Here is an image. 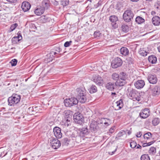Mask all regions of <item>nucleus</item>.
<instances>
[{"label": "nucleus", "instance_id": "obj_46", "mask_svg": "<svg viewBox=\"0 0 160 160\" xmlns=\"http://www.w3.org/2000/svg\"><path fill=\"white\" fill-rule=\"evenodd\" d=\"M154 142V141L150 142L148 143H144L142 145L143 147H145L148 146H149L153 144Z\"/></svg>", "mask_w": 160, "mask_h": 160}, {"label": "nucleus", "instance_id": "obj_29", "mask_svg": "<svg viewBox=\"0 0 160 160\" xmlns=\"http://www.w3.org/2000/svg\"><path fill=\"white\" fill-rule=\"evenodd\" d=\"M70 142V139L67 138H64L62 140V142L63 146H67L69 144Z\"/></svg>", "mask_w": 160, "mask_h": 160}, {"label": "nucleus", "instance_id": "obj_59", "mask_svg": "<svg viewBox=\"0 0 160 160\" xmlns=\"http://www.w3.org/2000/svg\"><path fill=\"white\" fill-rule=\"evenodd\" d=\"M117 148H118V146H117L116 147V148L115 149V150L114 151H113V152H109V154H111V155L113 154L114 153L116 152V151H117Z\"/></svg>", "mask_w": 160, "mask_h": 160}, {"label": "nucleus", "instance_id": "obj_28", "mask_svg": "<svg viewBox=\"0 0 160 160\" xmlns=\"http://www.w3.org/2000/svg\"><path fill=\"white\" fill-rule=\"evenodd\" d=\"M128 78V75L123 72H121L119 74V78L122 80L126 81Z\"/></svg>", "mask_w": 160, "mask_h": 160}, {"label": "nucleus", "instance_id": "obj_20", "mask_svg": "<svg viewBox=\"0 0 160 160\" xmlns=\"http://www.w3.org/2000/svg\"><path fill=\"white\" fill-rule=\"evenodd\" d=\"M138 91L134 89H132L129 92L128 96L133 99L136 95L139 94Z\"/></svg>", "mask_w": 160, "mask_h": 160}, {"label": "nucleus", "instance_id": "obj_63", "mask_svg": "<svg viewBox=\"0 0 160 160\" xmlns=\"http://www.w3.org/2000/svg\"><path fill=\"white\" fill-rule=\"evenodd\" d=\"M149 26H151V23L150 22L149 24H148L147 25L146 24L145 26V27L146 28Z\"/></svg>", "mask_w": 160, "mask_h": 160}, {"label": "nucleus", "instance_id": "obj_2", "mask_svg": "<svg viewBox=\"0 0 160 160\" xmlns=\"http://www.w3.org/2000/svg\"><path fill=\"white\" fill-rule=\"evenodd\" d=\"M77 97L79 102L82 103H84L86 100V98L84 95V91L83 89L78 88L76 89Z\"/></svg>", "mask_w": 160, "mask_h": 160}, {"label": "nucleus", "instance_id": "obj_51", "mask_svg": "<svg viewBox=\"0 0 160 160\" xmlns=\"http://www.w3.org/2000/svg\"><path fill=\"white\" fill-rule=\"evenodd\" d=\"M72 131H68L65 132V134L66 136H68L69 137H70L71 136V135L72 133Z\"/></svg>", "mask_w": 160, "mask_h": 160}, {"label": "nucleus", "instance_id": "obj_23", "mask_svg": "<svg viewBox=\"0 0 160 160\" xmlns=\"http://www.w3.org/2000/svg\"><path fill=\"white\" fill-rule=\"evenodd\" d=\"M130 147L133 149L136 148L137 149H141L142 148V147L138 144L137 145L136 142L134 141H131L130 142Z\"/></svg>", "mask_w": 160, "mask_h": 160}, {"label": "nucleus", "instance_id": "obj_4", "mask_svg": "<svg viewBox=\"0 0 160 160\" xmlns=\"http://www.w3.org/2000/svg\"><path fill=\"white\" fill-rule=\"evenodd\" d=\"M73 119L75 123L80 125H82L84 121L82 115L78 112L74 113L73 115Z\"/></svg>", "mask_w": 160, "mask_h": 160}, {"label": "nucleus", "instance_id": "obj_35", "mask_svg": "<svg viewBox=\"0 0 160 160\" xmlns=\"http://www.w3.org/2000/svg\"><path fill=\"white\" fill-rule=\"evenodd\" d=\"M78 135V132L76 131L73 130L71 135V136H70V138H72V139H74L77 137Z\"/></svg>", "mask_w": 160, "mask_h": 160}, {"label": "nucleus", "instance_id": "obj_42", "mask_svg": "<svg viewBox=\"0 0 160 160\" xmlns=\"http://www.w3.org/2000/svg\"><path fill=\"white\" fill-rule=\"evenodd\" d=\"M101 33L99 31H96L94 33L93 36L95 38H97L99 37Z\"/></svg>", "mask_w": 160, "mask_h": 160}, {"label": "nucleus", "instance_id": "obj_15", "mask_svg": "<svg viewBox=\"0 0 160 160\" xmlns=\"http://www.w3.org/2000/svg\"><path fill=\"white\" fill-rule=\"evenodd\" d=\"M53 132L55 136L57 138H61L62 136L61 132V129L58 127H55L53 128Z\"/></svg>", "mask_w": 160, "mask_h": 160}, {"label": "nucleus", "instance_id": "obj_38", "mask_svg": "<svg viewBox=\"0 0 160 160\" xmlns=\"http://www.w3.org/2000/svg\"><path fill=\"white\" fill-rule=\"evenodd\" d=\"M148 152L149 153L152 155L154 154L156 152V149L155 148L152 147H151L149 149Z\"/></svg>", "mask_w": 160, "mask_h": 160}, {"label": "nucleus", "instance_id": "obj_57", "mask_svg": "<svg viewBox=\"0 0 160 160\" xmlns=\"http://www.w3.org/2000/svg\"><path fill=\"white\" fill-rule=\"evenodd\" d=\"M0 19L1 20L2 19H5V16L4 15H0Z\"/></svg>", "mask_w": 160, "mask_h": 160}, {"label": "nucleus", "instance_id": "obj_7", "mask_svg": "<svg viewBox=\"0 0 160 160\" xmlns=\"http://www.w3.org/2000/svg\"><path fill=\"white\" fill-rule=\"evenodd\" d=\"M149 91L153 96H157L160 94V86L155 85L150 87Z\"/></svg>", "mask_w": 160, "mask_h": 160}, {"label": "nucleus", "instance_id": "obj_30", "mask_svg": "<svg viewBox=\"0 0 160 160\" xmlns=\"http://www.w3.org/2000/svg\"><path fill=\"white\" fill-rule=\"evenodd\" d=\"M135 21L138 24H140L144 22H145V20L142 17L138 16L136 18Z\"/></svg>", "mask_w": 160, "mask_h": 160}, {"label": "nucleus", "instance_id": "obj_33", "mask_svg": "<svg viewBox=\"0 0 160 160\" xmlns=\"http://www.w3.org/2000/svg\"><path fill=\"white\" fill-rule=\"evenodd\" d=\"M159 119L158 118H154L152 121V123L153 125L156 126L159 123Z\"/></svg>", "mask_w": 160, "mask_h": 160}, {"label": "nucleus", "instance_id": "obj_26", "mask_svg": "<svg viewBox=\"0 0 160 160\" xmlns=\"http://www.w3.org/2000/svg\"><path fill=\"white\" fill-rule=\"evenodd\" d=\"M149 62L152 64L156 63L157 61V57L153 55L149 56L148 58Z\"/></svg>", "mask_w": 160, "mask_h": 160}, {"label": "nucleus", "instance_id": "obj_3", "mask_svg": "<svg viewBox=\"0 0 160 160\" xmlns=\"http://www.w3.org/2000/svg\"><path fill=\"white\" fill-rule=\"evenodd\" d=\"M134 14L130 10H126L123 15V18L124 21L126 22H129L133 19Z\"/></svg>", "mask_w": 160, "mask_h": 160}, {"label": "nucleus", "instance_id": "obj_11", "mask_svg": "<svg viewBox=\"0 0 160 160\" xmlns=\"http://www.w3.org/2000/svg\"><path fill=\"white\" fill-rule=\"evenodd\" d=\"M148 80L149 82L151 84H156L158 82L157 76L155 74H149L148 77Z\"/></svg>", "mask_w": 160, "mask_h": 160}, {"label": "nucleus", "instance_id": "obj_25", "mask_svg": "<svg viewBox=\"0 0 160 160\" xmlns=\"http://www.w3.org/2000/svg\"><path fill=\"white\" fill-rule=\"evenodd\" d=\"M50 4V1L48 0H44L42 2V7H43L45 9H47Z\"/></svg>", "mask_w": 160, "mask_h": 160}, {"label": "nucleus", "instance_id": "obj_8", "mask_svg": "<svg viewBox=\"0 0 160 160\" xmlns=\"http://www.w3.org/2000/svg\"><path fill=\"white\" fill-rule=\"evenodd\" d=\"M122 63V59L119 58H115L112 62L111 66L113 68H116L120 67Z\"/></svg>", "mask_w": 160, "mask_h": 160}, {"label": "nucleus", "instance_id": "obj_64", "mask_svg": "<svg viewBox=\"0 0 160 160\" xmlns=\"http://www.w3.org/2000/svg\"><path fill=\"white\" fill-rule=\"evenodd\" d=\"M158 52H160V45L158 47Z\"/></svg>", "mask_w": 160, "mask_h": 160}, {"label": "nucleus", "instance_id": "obj_44", "mask_svg": "<svg viewBox=\"0 0 160 160\" xmlns=\"http://www.w3.org/2000/svg\"><path fill=\"white\" fill-rule=\"evenodd\" d=\"M10 63L12 66H15L17 63V60L15 59H13L10 62Z\"/></svg>", "mask_w": 160, "mask_h": 160}, {"label": "nucleus", "instance_id": "obj_27", "mask_svg": "<svg viewBox=\"0 0 160 160\" xmlns=\"http://www.w3.org/2000/svg\"><path fill=\"white\" fill-rule=\"evenodd\" d=\"M126 83V81L119 79L115 82V84L116 86H124Z\"/></svg>", "mask_w": 160, "mask_h": 160}, {"label": "nucleus", "instance_id": "obj_24", "mask_svg": "<svg viewBox=\"0 0 160 160\" xmlns=\"http://www.w3.org/2000/svg\"><path fill=\"white\" fill-rule=\"evenodd\" d=\"M120 53L123 56H126L128 54L129 50L126 47H122L120 49Z\"/></svg>", "mask_w": 160, "mask_h": 160}, {"label": "nucleus", "instance_id": "obj_14", "mask_svg": "<svg viewBox=\"0 0 160 160\" xmlns=\"http://www.w3.org/2000/svg\"><path fill=\"white\" fill-rule=\"evenodd\" d=\"M98 125L97 121H92V123H91V131L94 132H96L99 128V126H98Z\"/></svg>", "mask_w": 160, "mask_h": 160}, {"label": "nucleus", "instance_id": "obj_9", "mask_svg": "<svg viewBox=\"0 0 160 160\" xmlns=\"http://www.w3.org/2000/svg\"><path fill=\"white\" fill-rule=\"evenodd\" d=\"M92 79L93 81L99 86L103 84V81L102 78L98 74L93 75Z\"/></svg>", "mask_w": 160, "mask_h": 160}, {"label": "nucleus", "instance_id": "obj_17", "mask_svg": "<svg viewBox=\"0 0 160 160\" xmlns=\"http://www.w3.org/2000/svg\"><path fill=\"white\" fill-rule=\"evenodd\" d=\"M31 5L30 4L27 2H23L21 8L23 11L24 12H27L30 8Z\"/></svg>", "mask_w": 160, "mask_h": 160}, {"label": "nucleus", "instance_id": "obj_21", "mask_svg": "<svg viewBox=\"0 0 160 160\" xmlns=\"http://www.w3.org/2000/svg\"><path fill=\"white\" fill-rule=\"evenodd\" d=\"M152 23L155 26H158L160 24V18L157 16L154 17L152 19Z\"/></svg>", "mask_w": 160, "mask_h": 160}, {"label": "nucleus", "instance_id": "obj_40", "mask_svg": "<svg viewBox=\"0 0 160 160\" xmlns=\"http://www.w3.org/2000/svg\"><path fill=\"white\" fill-rule=\"evenodd\" d=\"M97 91V88L95 86L92 85L91 87V93L96 92Z\"/></svg>", "mask_w": 160, "mask_h": 160}, {"label": "nucleus", "instance_id": "obj_39", "mask_svg": "<svg viewBox=\"0 0 160 160\" xmlns=\"http://www.w3.org/2000/svg\"><path fill=\"white\" fill-rule=\"evenodd\" d=\"M139 54L141 56H144L147 55V52L143 49H140L138 52Z\"/></svg>", "mask_w": 160, "mask_h": 160}, {"label": "nucleus", "instance_id": "obj_19", "mask_svg": "<svg viewBox=\"0 0 160 160\" xmlns=\"http://www.w3.org/2000/svg\"><path fill=\"white\" fill-rule=\"evenodd\" d=\"M51 20V18L48 15H43L40 18V20L41 22L45 23L47 22H49Z\"/></svg>", "mask_w": 160, "mask_h": 160}, {"label": "nucleus", "instance_id": "obj_10", "mask_svg": "<svg viewBox=\"0 0 160 160\" xmlns=\"http://www.w3.org/2000/svg\"><path fill=\"white\" fill-rule=\"evenodd\" d=\"M109 19L111 22V25L114 29L118 27V25L116 22L118 20V18L114 15H112L109 17Z\"/></svg>", "mask_w": 160, "mask_h": 160}, {"label": "nucleus", "instance_id": "obj_61", "mask_svg": "<svg viewBox=\"0 0 160 160\" xmlns=\"http://www.w3.org/2000/svg\"><path fill=\"white\" fill-rule=\"evenodd\" d=\"M56 51L58 52H60L61 49L60 47H58L56 48Z\"/></svg>", "mask_w": 160, "mask_h": 160}, {"label": "nucleus", "instance_id": "obj_22", "mask_svg": "<svg viewBox=\"0 0 160 160\" xmlns=\"http://www.w3.org/2000/svg\"><path fill=\"white\" fill-rule=\"evenodd\" d=\"M116 86L115 83L109 82L106 84V88L109 90L113 91L115 89Z\"/></svg>", "mask_w": 160, "mask_h": 160}, {"label": "nucleus", "instance_id": "obj_41", "mask_svg": "<svg viewBox=\"0 0 160 160\" xmlns=\"http://www.w3.org/2000/svg\"><path fill=\"white\" fill-rule=\"evenodd\" d=\"M152 134L150 132H148L144 134V138L145 139H148L151 138Z\"/></svg>", "mask_w": 160, "mask_h": 160}, {"label": "nucleus", "instance_id": "obj_37", "mask_svg": "<svg viewBox=\"0 0 160 160\" xmlns=\"http://www.w3.org/2000/svg\"><path fill=\"white\" fill-rule=\"evenodd\" d=\"M141 160H150V158L148 154L142 155L141 157Z\"/></svg>", "mask_w": 160, "mask_h": 160}, {"label": "nucleus", "instance_id": "obj_48", "mask_svg": "<svg viewBox=\"0 0 160 160\" xmlns=\"http://www.w3.org/2000/svg\"><path fill=\"white\" fill-rule=\"evenodd\" d=\"M18 26V25L17 23H14L11 25L10 27V29L11 30V31H12L14 30Z\"/></svg>", "mask_w": 160, "mask_h": 160}, {"label": "nucleus", "instance_id": "obj_16", "mask_svg": "<svg viewBox=\"0 0 160 160\" xmlns=\"http://www.w3.org/2000/svg\"><path fill=\"white\" fill-rule=\"evenodd\" d=\"M144 81L142 80H138L134 83V86L135 87L138 89H140L142 88L145 85Z\"/></svg>", "mask_w": 160, "mask_h": 160}, {"label": "nucleus", "instance_id": "obj_31", "mask_svg": "<svg viewBox=\"0 0 160 160\" xmlns=\"http://www.w3.org/2000/svg\"><path fill=\"white\" fill-rule=\"evenodd\" d=\"M122 31L124 32H127L129 30V28L128 25L123 24L121 27Z\"/></svg>", "mask_w": 160, "mask_h": 160}, {"label": "nucleus", "instance_id": "obj_1", "mask_svg": "<svg viewBox=\"0 0 160 160\" xmlns=\"http://www.w3.org/2000/svg\"><path fill=\"white\" fill-rule=\"evenodd\" d=\"M20 99V95L13 94L11 97L8 98V105L14 106L19 102Z\"/></svg>", "mask_w": 160, "mask_h": 160}, {"label": "nucleus", "instance_id": "obj_52", "mask_svg": "<svg viewBox=\"0 0 160 160\" xmlns=\"http://www.w3.org/2000/svg\"><path fill=\"white\" fill-rule=\"evenodd\" d=\"M138 95H136V97L134 98L133 99H134V101H135L134 99H135L136 100H137L138 101H139L140 100V98L139 96H138Z\"/></svg>", "mask_w": 160, "mask_h": 160}, {"label": "nucleus", "instance_id": "obj_50", "mask_svg": "<svg viewBox=\"0 0 160 160\" xmlns=\"http://www.w3.org/2000/svg\"><path fill=\"white\" fill-rule=\"evenodd\" d=\"M20 41L18 38L16 37H14L12 38V41L13 43H17Z\"/></svg>", "mask_w": 160, "mask_h": 160}, {"label": "nucleus", "instance_id": "obj_45", "mask_svg": "<svg viewBox=\"0 0 160 160\" xmlns=\"http://www.w3.org/2000/svg\"><path fill=\"white\" fill-rule=\"evenodd\" d=\"M81 132L82 134H84L87 135L88 133V129L87 128H83L82 129V130L81 131Z\"/></svg>", "mask_w": 160, "mask_h": 160}, {"label": "nucleus", "instance_id": "obj_5", "mask_svg": "<svg viewBox=\"0 0 160 160\" xmlns=\"http://www.w3.org/2000/svg\"><path fill=\"white\" fill-rule=\"evenodd\" d=\"M48 141L50 142L52 148L54 149H57L61 146L60 142L56 138L52 137L49 138Z\"/></svg>", "mask_w": 160, "mask_h": 160}, {"label": "nucleus", "instance_id": "obj_18", "mask_svg": "<svg viewBox=\"0 0 160 160\" xmlns=\"http://www.w3.org/2000/svg\"><path fill=\"white\" fill-rule=\"evenodd\" d=\"M44 10L43 7H42L41 6H38L35 10L34 12L36 15L40 16L43 13Z\"/></svg>", "mask_w": 160, "mask_h": 160}, {"label": "nucleus", "instance_id": "obj_43", "mask_svg": "<svg viewBox=\"0 0 160 160\" xmlns=\"http://www.w3.org/2000/svg\"><path fill=\"white\" fill-rule=\"evenodd\" d=\"M124 134H125V132H124V130H122L121 131L119 132L116 138H120Z\"/></svg>", "mask_w": 160, "mask_h": 160}, {"label": "nucleus", "instance_id": "obj_34", "mask_svg": "<svg viewBox=\"0 0 160 160\" xmlns=\"http://www.w3.org/2000/svg\"><path fill=\"white\" fill-rule=\"evenodd\" d=\"M69 0H61V4L63 6V7L66 6L69 4Z\"/></svg>", "mask_w": 160, "mask_h": 160}, {"label": "nucleus", "instance_id": "obj_55", "mask_svg": "<svg viewBox=\"0 0 160 160\" xmlns=\"http://www.w3.org/2000/svg\"><path fill=\"white\" fill-rule=\"evenodd\" d=\"M142 134V132H139L137 133L136 136L138 138H139L141 136Z\"/></svg>", "mask_w": 160, "mask_h": 160}, {"label": "nucleus", "instance_id": "obj_49", "mask_svg": "<svg viewBox=\"0 0 160 160\" xmlns=\"http://www.w3.org/2000/svg\"><path fill=\"white\" fill-rule=\"evenodd\" d=\"M155 7L157 9H160V1H158L155 4Z\"/></svg>", "mask_w": 160, "mask_h": 160}, {"label": "nucleus", "instance_id": "obj_53", "mask_svg": "<svg viewBox=\"0 0 160 160\" xmlns=\"http://www.w3.org/2000/svg\"><path fill=\"white\" fill-rule=\"evenodd\" d=\"M117 7L119 8H121V7H122V2H118L117 4Z\"/></svg>", "mask_w": 160, "mask_h": 160}, {"label": "nucleus", "instance_id": "obj_36", "mask_svg": "<svg viewBox=\"0 0 160 160\" xmlns=\"http://www.w3.org/2000/svg\"><path fill=\"white\" fill-rule=\"evenodd\" d=\"M112 78L113 80L117 81L119 79V74L114 73L112 75Z\"/></svg>", "mask_w": 160, "mask_h": 160}, {"label": "nucleus", "instance_id": "obj_60", "mask_svg": "<svg viewBox=\"0 0 160 160\" xmlns=\"http://www.w3.org/2000/svg\"><path fill=\"white\" fill-rule=\"evenodd\" d=\"M7 1L12 3H15L17 2V0H6Z\"/></svg>", "mask_w": 160, "mask_h": 160}, {"label": "nucleus", "instance_id": "obj_62", "mask_svg": "<svg viewBox=\"0 0 160 160\" xmlns=\"http://www.w3.org/2000/svg\"><path fill=\"white\" fill-rule=\"evenodd\" d=\"M97 5H96L95 6V8H97V7H98L101 4L99 3V2H98L97 3Z\"/></svg>", "mask_w": 160, "mask_h": 160}, {"label": "nucleus", "instance_id": "obj_32", "mask_svg": "<svg viewBox=\"0 0 160 160\" xmlns=\"http://www.w3.org/2000/svg\"><path fill=\"white\" fill-rule=\"evenodd\" d=\"M116 106L118 107L119 109L121 108L123 106L122 100V99H120L119 101L116 102Z\"/></svg>", "mask_w": 160, "mask_h": 160}, {"label": "nucleus", "instance_id": "obj_12", "mask_svg": "<svg viewBox=\"0 0 160 160\" xmlns=\"http://www.w3.org/2000/svg\"><path fill=\"white\" fill-rule=\"evenodd\" d=\"M150 114V111L148 108H145L142 110L139 113V116L142 118H146L148 117Z\"/></svg>", "mask_w": 160, "mask_h": 160}, {"label": "nucleus", "instance_id": "obj_6", "mask_svg": "<svg viewBox=\"0 0 160 160\" xmlns=\"http://www.w3.org/2000/svg\"><path fill=\"white\" fill-rule=\"evenodd\" d=\"M78 103V99L75 98L66 99L64 100V103L66 107H71Z\"/></svg>", "mask_w": 160, "mask_h": 160}, {"label": "nucleus", "instance_id": "obj_13", "mask_svg": "<svg viewBox=\"0 0 160 160\" xmlns=\"http://www.w3.org/2000/svg\"><path fill=\"white\" fill-rule=\"evenodd\" d=\"M97 121L98 125L104 124L106 126H108L110 123V120L106 118H98Z\"/></svg>", "mask_w": 160, "mask_h": 160}, {"label": "nucleus", "instance_id": "obj_56", "mask_svg": "<svg viewBox=\"0 0 160 160\" xmlns=\"http://www.w3.org/2000/svg\"><path fill=\"white\" fill-rule=\"evenodd\" d=\"M115 127H113L111 128L109 130V132L110 133H112L114 132V128Z\"/></svg>", "mask_w": 160, "mask_h": 160}, {"label": "nucleus", "instance_id": "obj_47", "mask_svg": "<svg viewBox=\"0 0 160 160\" xmlns=\"http://www.w3.org/2000/svg\"><path fill=\"white\" fill-rule=\"evenodd\" d=\"M72 43V41H67L64 44V46L65 47H68L71 45V43Z\"/></svg>", "mask_w": 160, "mask_h": 160}, {"label": "nucleus", "instance_id": "obj_58", "mask_svg": "<svg viewBox=\"0 0 160 160\" xmlns=\"http://www.w3.org/2000/svg\"><path fill=\"white\" fill-rule=\"evenodd\" d=\"M124 132H125V134L128 133L129 135H130L132 132L130 130H126V131H124Z\"/></svg>", "mask_w": 160, "mask_h": 160}, {"label": "nucleus", "instance_id": "obj_54", "mask_svg": "<svg viewBox=\"0 0 160 160\" xmlns=\"http://www.w3.org/2000/svg\"><path fill=\"white\" fill-rule=\"evenodd\" d=\"M18 36L16 37L18 38L19 40H20L22 39V37L21 34L19 33V32L18 33Z\"/></svg>", "mask_w": 160, "mask_h": 160}]
</instances>
